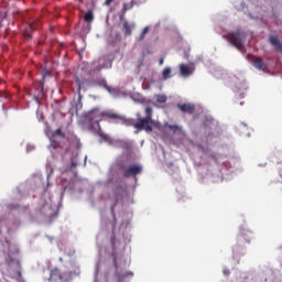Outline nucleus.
<instances>
[{
    "label": "nucleus",
    "instance_id": "f257e3e1",
    "mask_svg": "<svg viewBox=\"0 0 282 282\" xmlns=\"http://www.w3.org/2000/svg\"><path fill=\"white\" fill-rule=\"evenodd\" d=\"M152 108L147 107L145 108V118L139 119L138 122H135L134 128L138 130H145L147 132H151L153 130L152 124L154 121L152 120Z\"/></svg>",
    "mask_w": 282,
    "mask_h": 282
},
{
    "label": "nucleus",
    "instance_id": "f03ea898",
    "mask_svg": "<svg viewBox=\"0 0 282 282\" xmlns=\"http://www.w3.org/2000/svg\"><path fill=\"white\" fill-rule=\"evenodd\" d=\"M86 120L90 123L91 127L96 126V130H100L99 122L104 120L102 111L98 108H95L85 115Z\"/></svg>",
    "mask_w": 282,
    "mask_h": 282
},
{
    "label": "nucleus",
    "instance_id": "7ed1b4c3",
    "mask_svg": "<svg viewBox=\"0 0 282 282\" xmlns=\"http://www.w3.org/2000/svg\"><path fill=\"white\" fill-rule=\"evenodd\" d=\"M246 37V33L241 31H237L235 33H230L226 36L231 45L237 47L239 51L243 48V40Z\"/></svg>",
    "mask_w": 282,
    "mask_h": 282
},
{
    "label": "nucleus",
    "instance_id": "20e7f679",
    "mask_svg": "<svg viewBox=\"0 0 282 282\" xmlns=\"http://www.w3.org/2000/svg\"><path fill=\"white\" fill-rule=\"evenodd\" d=\"M6 261L9 268H14L17 270L14 273V276H18V279H21V262L17 258H12L11 256H8L6 258Z\"/></svg>",
    "mask_w": 282,
    "mask_h": 282
},
{
    "label": "nucleus",
    "instance_id": "39448f33",
    "mask_svg": "<svg viewBox=\"0 0 282 282\" xmlns=\"http://www.w3.org/2000/svg\"><path fill=\"white\" fill-rule=\"evenodd\" d=\"M142 172V166L138 164L130 165L123 169V177H135Z\"/></svg>",
    "mask_w": 282,
    "mask_h": 282
},
{
    "label": "nucleus",
    "instance_id": "423d86ee",
    "mask_svg": "<svg viewBox=\"0 0 282 282\" xmlns=\"http://www.w3.org/2000/svg\"><path fill=\"white\" fill-rule=\"evenodd\" d=\"M102 120L105 121H117L122 120V117L112 111H102Z\"/></svg>",
    "mask_w": 282,
    "mask_h": 282
},
{
    "label": "nucleus",
    "instance_id": "0eeeda50",
    "mask_svg": "<svg viewBox=\"0 0 282 282\" xmlns=\"http://www.w3.org/2000/svg\"><path fill=\"white\" fill-rule=\"evenodd\" d=\"M252 65L259 70H265L267 64L260 57H253Z\"/></svg>",
    "mask_w": 282,
    "mask_h": 282
},
{
    "label": "nucleus",
    "instance_id": "6e6552de",
    "mask_svg": "<svg viewBox=\"0 0 282 282\" xmlns=\"http://www.w3.org/2000/svg\"><path fill=\"white\" fill-rule=\"evenodd\" d=\"M177 107L182 112H187L189 115H192L195 111V106L192 104H182L177 105Z\"/></svg>",
    "mask_w": 282,
    "mask_h": 282
},
{
    "label": "nucleus",
    "instance_id": "1a4fd4ad",
    "mask_svg": "<svg viewBox=\"0 0 282 282\" xmlns=\"http://www.w3.org/2000/svg\"><path fill=\"white\" fill-rule=\"evenodd\" d=\"M37 29H39V22L37 21L30 23L29 28L24 32V37L26 40H31L32 39V34H30V31L31 30L34 31V30H37Z\"/></svg>",
    "mask_w": 282,
    "mask_h": 282
},
{
    "label": "nucleus",
    "instance_id": "9d476101",
    "mask_svg": "<svg viewBox=\"0 0 282 282\" xmlns=\"http://www.w3.org/2000/svg\"><path fill=\"white\" fill-rule=\"evenodd\" d=\"M63 276L57 269L51 271L50 281H62Z\"/></svg>",
    "mask_w": 282,
    "mask_h": 282
},
{
    "label": "nucleus",
    "instance_id": "9b49d317",
    "mask_svg": "<svg viewBox=\"0 0 282 282\" xmlns=\"http://www.w3.org/2000/svg\"><path fill=\"white\" fill-rule=\"evenodd\" d=\"M133 7H134V1H133V0H132L131 2H129V3H123L122 10H121L122 15L120 17V19L122 20V19H123V15H124L129 10H131Z\"/></svg>",
    "mask_w": 282,
    "mask_h": 282
},
{
    "label": "nucleus",
    "instance_id": "f8f14e48",
    "mask_svg": "<svg viewBox=\"0 0 282 282\" xmlns=\"http://www.w3.org/2000/svg\"><path fill=\"white\" fill-rule=\"evenodd\" d=\"M180 70H181V75L184 76V77H188V76L192 75L191 68L185 64H182L180 66Z\"/></svg>",
    "mask_w": 282,
    "mask_h": 282
},
{
    "label": "nucleus",
    "instance_id": "ddd939ff",
    "mask_svg": "<svg viewBox=\"0 0 282 282\" xmlns=\"http://www.w3.org/2000/svg\"><path fill=\"white\" fill-rule=\"evenodd\" d=\"M270 43L276 47L278 51L282 52V45L280 44V41L276 36L270 37Z\"/></svg>",
    "mask_w": 282,
    "mask_h": 282
},
{
    "label": "nucleus",
    "instance_id": "4468645a",
    "mask_svg": "<svg viewBox=\"0 0 282 282\" xmlns=\"http://www.w3.org/2000/svg\"><path fill=\"white\" fill-rule=\"evenodd\" d=\"M172 77H173V75H172L171 67L164 68L163 73H162V79L166 80V79L172 78Z\"/></svg>",
    "mask_w": 282,
    "mask_h": 282
},
{
    "label": "nucleus",
    "instance_id": "2eb2a0df",
    "mask_svg": "<svg viewBox=\"0 0 282 282\" xmlns=\"http://www.w3.org/2000/svg\"><path fill=\"white\" fill-rule=\"evenodd\" d=\"M122 29L126 36H129L131 34V26L128 24L127 21L123 22Z\"/></svg>",
    "mask_w": 282,
    "mask_h": 282
},
{
    "label": "nucleus",
    "instance_id": "dca6fc26",
    "mask_svg": "<svg viewBox=\"0 0 282 282\" xmlns=\"http://www.w3.org/2000/svg\"><path fill=\"white\" fill-rule=\"evenodd\" d=\"M84 20L86 22H91L94 20V15H93V12L88 11L85 17H84Z\"/></svg>",
    "mask_w": 282,
    "mask_h": 282
},
{
    "label": "nucleus",
    "instance_id": "f3484780",
    "mask_svg": "<svg viewBox=\"0 0 282 282\" xmlns=\"http://www.w3.org/2000/svg\"><path fill=\"white\" fill-rule=\"evenodd\" d=\"M148 32H149V28L147 26V28L143 29L142 33L140 34V36L137 40L139 42L142 41L145 37Z\"/></svg>",
    "mask_w": 282,
    "mask_h": 282
},
{
    "label": "nucleus",
    "instance_id": "a211bd4d",
    "mask_svg": "<svg viewBox=\"0 0 282 282\" xmlns=\"http://www.w3.org/2000/svg\"><path fill=\"white\" fill-rule=\"evenodd\" d=\"M166 100H167V98L164 95H159L156 97V101L160 102V104H164Z\"/></svg>",
    "mask_w": 282,
    "mask_h": 282
},
{
    "label": "nucleus",
    "instance_id": "6ab92c4d",
    "mask_svg": "<svg viewBox=\"0 0 282 282\" xmlns=\"http://www.w3.org/2000/svg\"><path fill=\"white\" fill-rule=\"evenodd\" d=\"M51 147L54 148V149H57V148L61 147V142H59V141L52 140V141H51Z\"/></svg>",
    "mask_w": 282,
    "mask_h": 282
},
{
    "label": "nucleus",
    "instance_id": "aec40b11",
    "mask_svg": "<svg viewBox=\"0 0 282 282\" xmlns=\"http://www.w3.org/2000/svg\"><path fill=\"white\" fill-rule=\"evenodd\" d=\"M123 123H124L126 126H133V127H134V124H135L131 119L124 120Z\"/></svg>",
    "mask_w": 282,
    "mask_h": 282
},
{
    "label": "nucleus",
    "instance_id": "412c9836",
    "mask_svg": "<svg viewBox=\"0 0 282 282\" xmlns=\"http://www.w3.org/2000/svg\"><path fill=\"white\" fill-rule=\"evenodd\" d=\"M169 129L175 132V131H177L180 128H178V126L170 124V126H169Z\"/></svg>",
    "mask_w": 282,
    "mask_h": 282
},
{
    "label": "nucleus",
    "instance_id": "4be33fe9",
    "mask_svg": "<svg viewBox=\"0 0 282 282\" xmlns=\"http://www.w3.org/2000/svg\"><path fill=\"white\" fill-rule=\"evenodd\" d=\"M77 165H78V163L75 162L74 160H72L70 170L75 169Z\"/></svg>",
    "mask_w": 282,
    "mask_h": 282
},
{
    "label": "nucleus",
    "instance_id": "5701e85b",
    "mask_svg": "<svg viewBox=\"0 0 282 282\" xmlns=\"http://www.w3.org/2000/svg\"><path fill=\"white\" fill-rule=\"evenodd\" d=\"M110 242H111L112 247H115V245H116V236L115 235L111 236Z\"/></svg>",
    "mask_w": 282,
    "mask_h": 282
},
{
    "label": "nucleus",
    "instance_id": "b1692460",
    "mask_svg": "<svg viewBox=\"0 0 282 282\" xmlns=\"http://www.w3.org/2000/svg\"><path fill=\"white\" fill-rule=\"evenodd\" d=\"M115 0H106V2L104 3V6L109 7Z\"/></svg>",
    "mask_w": 282,
    "mask_h": 282
},
{
    "label": "nucleus",
    "instance_id": "393cba45",
    "mask_svg": "<svg viewBox=\"0 0 282 282\" xmlns=\"http://www.w3.org/2000/svg\"><path fill=\"white\" fill-rule=\"evenodd\" d=\"M55 134L61 135V137H64V133L62 132L61 129H57V130L55 131Z\"/></svg>",
    "mask_w": 282,
    "mask_h": 282
},
{
    "label": "nucleus",
    "instance_id": "a878e982",
    "mask_svg": "<svg viewBox=\"0 0 282 282\" xmlns=\"http://www.w3.org/2000/svg\"><path fill=\"white\" fill-rule=\"evenodd\" d=\"M77 90H78V95H79V98H80V97H82V96H80L82 86H80V83H79V82H78V89H77Z\"/></svg>",
    "mask_w": 282,
    "mask_h": 282
},
{
    "label": "nucleus",
    "instance_id": "bb28decb",
    "mask_svg": "<svg viewBox=\"0 0 282 282\" xmlns=\"http://www.w3.org/2000/svg\"><path fill=\"white\" fill-rule=\"evenodd\" d=\"M133 273L132 272H128L127 274H124V276H132Z\"/></svg>",
    "mask_w": 282,
    "mask_h": 282
},
{
    "label": "nucleus",
    "instance_id": "cd10ccee",
    "mask_svg": "<svg viewBox=\"0 0 282 282\" xmlns=\"http://www.w3.org/2000/svg\"><path fill=\"white\" fill-rule=\"evenodd\" d=\"M159 63H160V65H163L164 58H161Z\"/></svg>",
    "mask_w": 282,
    "mask_h": 282
},
{
    "label": "nucleus",
    "instance_id": "c85d7f7f",
    "mask_svg": "<svg viewBox=\"0 0 282 282\" xmlns=\"http://www.w3.org/2000/svg\"><path fill=\"white\" fill-rule=\"evenodd\" d=\"M107 90L110 93V88L109 87H107Z\"/></svg>",
    "mask_w": 282,
    "mask_h": 282
}]
</instances>
